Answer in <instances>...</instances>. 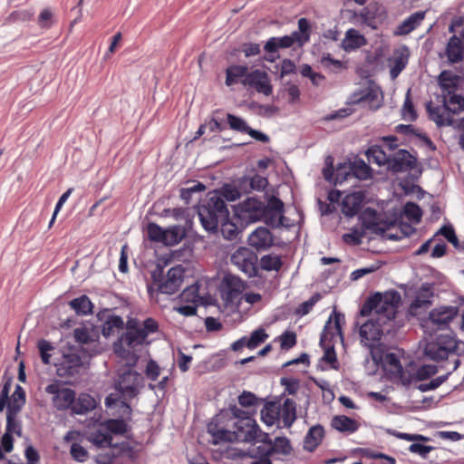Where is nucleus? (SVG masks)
<instances>
[{
    "mask_svg": "<svg viewBox=\"0 0 464 464\" xmlns=\"http://www.w3.org/2000/svg\"><path fill=\"white\" fill-rule=\"evenodd\" d=\"M280 347L282 350H289L296 343V334L294 332L285 331L279 337Z\"/></svg>",
    "mask_w": 464,
    "mask_h": 464,
    "instance_id": "774afa93",
    "label": "nucleus"
},
{
    "mask_svg": "<svg viewBox=\"0 0 464 464\" xmlns=\"http://www.w3.org/2000/svg\"><path fill=\"white\" fill-rule=\"evenodd\" d=\"M450 373H451V372H450L444 375L439 376L437 378H434L427 383H420L417 386V389L421 392H426L429 391L436 390L437 388H439L442 383H444L448 380Z\"/></svg>",
    "mask_w": 464,
    "mask_h": 464,
    "instance_id": "e2e57ef3",
    "label": "nucleus"
},
{
    "mask_svg": "<svg viewBox=\"0 0 464 464\" xmlns=\"http://www.w3.org/2000/svg\"><path fill=\"white\" fill-rule=\"evenodd\" d=\"M259 266L264 271L278 272L283 266V261L280 256L275 254L264 255L259 261Z\"/></svg>",
    "mask_w": 464,
    "mask_h": 464,
    "instance_id": "37998d69",
    "label": "nucleus"
},
{
    "mask_svg": "<svg viewBox=\"0 0 464 464\" xmlns=\"http://www.w3.org/2000/svg\"><path fill=\"white\" fill-rule=\"evenodd\" d=\"M347 104H362L370 110H377L381 106L379 92L373 88H364L353 92L347 100Z\"/></svg>",
    "mask_w": 464,
    "mask_h": 464,
    "instance_id": "dca6fc26",
    "label": "nucleus"
},
{
    "mask_svg": "<svg viewBox=\"0 0 464 464\" xmlns=\"http://www.w3.org/2000/svg\"><path fill=\"white\" fill-rule=\"evenodd\" d=\"M427 111L430 119L436 122L437 125H450L452 120L448 113L444 103L442 105H433L432 102L427 104Z\"/></svg>",
    "mask_w": 464,
    "mask_h": 464,
    "instance_id": "7c9ffc66",
    "label": "nucleus"
},
{
    "mask_svg": "<svg viewBox=\"0 0 464 464\" xmlns=\"http://www.w3.org/2000/svg\"><path fill=\"white\" fill-rule=\"evenodd\" d=\"M206 189V186L199 181H196L193 185L186 188H182L179 190L180 198L186 203L189 204L196 193H200Z\"/></svg>",
    "mask_w": 464,
    "mask_h": 464,
    "instance_id": "5fc2aeb1",
    "label": "nucleus"
},
{
    "mask_svg": "<svg viewBox=\"0 0 464 464\" xmlns=\"http://www.w3.org/2000/svg\"><path fill=\"white\" fill-rule=\"evenodd\" d=\"M443 103L448 113L457 114L464 108V98L458 94L450 95L449 98L444 99Z\"/></svg>",
    "mask_w": 464,
    "mask_h": 464,
    "instance_id": "3c124183",
    "label": "nucleus"
},
{
    "mask_svg": "<svg viewBox=\"0 0 464 464\" xmlns=\"http://www.w3.org/2000/svg\"><path fill=\"white\" fill-rule=\"evenodd\" d=\"M438 372V367L431 364H424L419 367L415 373L408 372L407 377L411 379V384L418 381H425L435 375Z\"/></svg>",
    "mask_w": 464,
    "mask_h": 464,
    "instance_id": "79ce46f5",
    "label": "nucleus"
},
{
    "mask_svg": "<svg viewBox=\"0 0 464 464\" xmlns=\"http://www.w3.org/2000/svg\"><path fill=\"white\" fill-rule=\"evenodd\" d=\"M144 386V378L138 372L127 368L119 372L114 382L115 392L110 393L104 401L107 408H118L122 418L130 419L132 410L129 401L139 395Z\"/></svg>",
    "mask_w": 464,
    "mask_h": 464,
    "instance_id": "f257e3e1",
    "label": "nucleus"
},
{
    "mask_svg": "<svg viewBox=\"0 0 464 464\" xmlns=\"http://www.w3.org/2000/svg\"><path fill=\"white\" fill-rule=\"evenodd\" d=\"M331 426L334 430L345 434L354 433L359 429V423L345 415L334 416L331 420Z\"/></svg>",
    "mask_w": 464,
    "mask_h": 464,
    "instance_id": "2f4dec72",
    "label": "nucleus"
},
{
    "mask_svg": "<svg viewBox=\"0 0 464 464\" xmlns=\"http://www.w3.org/2000/svg\"><path fill=\"white\" fill-rule=\"evenodd\" d=\"M284 204L277 198L273 197L267 204L265 203V215L262 221L272 227H279L283 225Z\"/></svg>",
    "mask_w": 464,
    "mask_h": 464,
    "instance_id": "f3484780",
    "label": "nucleus"
},
{
    "mask_svg": "<svg viewBox=\"0 0 464 464\" xmlns=\"http://www.w3.org/2000/svg\"><path fill=\"white\" fill-rule=\"evenodd\" d=\"M184 237V228L180 226H173L169 229H165L164 244L174 246L179 243Z\"/></svg>",
    "mask_w": 464,
    "mask_h": 464,
    "instance_id": "8fccbe9b",
    "label": "nucleus"
},
{
    "mask_svg": "<svg viewBox=\"0 0 464 464\" xmlns=\"http://www.w3.org/2000/svg\"><path fill=\"white\" fill-rule=\"evenodd\" d=\"M198 292H199L198 285L192 284L191 285L186 287L182 291V293L179 295V299L181 302L198 304L201 302V297H200Z\"/></svg>",
    "mask_w": 464,
    "mask_h": 464,
    "instance_id": "09e8293b",
    "label": "nucleus"
},
{
    "mask_svg": "<svg viewBox=\"0 0 464 464\" xmlns=\"http://www.w3.org/2000/svg\"><path fill=\"white\" fill-rule=\"evenodd\" d=\"M410 90L407 92L404 104L401 109V116L404 121H413L417 118V113L410 98Z\"/></svg>",
    "mask_w": 464,
    "mask_h": 464,
    "instance_id": "680f3d73",
    "label": "nucleus"
},
{
    "mask_svg": "<svg viewBox=\"0 0 464 464\" xmlns=\"http://www.w3.org/2000/svg\"><path fill=\"white\" fill-rule=\"evenodd\" d=\"M366 155L369 161L376 163L379 166L389 165L391 154H388L382 145L371 146Z\"/></svg>",
    "mask_w": 464,
    "mask_h": 464,
    "instance_id": "72a5a7b5",
    "label": "nucleus"
},
{
    "mask_svg": "<svg viewBox=\"0 0 464 464\" xmlns=\"http://www.w3.org/2000/svg\"><path fill=\"white\" fill-rule=\"evenodd\" d=\"M25 403V392L22 386L17 384L12 394L11 401L7 405V410L20 411Z\"/></svg>",
    "mask_w": 464,
    "mask_h": 464,
    "instance_id": "de8ad7c7",
    "label": "nucleus"
},
{
    "mask_svg": "<svg viewBox=\"0 0 464 464\" xmlns=\"http://www.w3.org/2000/svg\"><path fill=\"white\" fill-rule=\"evenodd\" d=\"M124 323L121 316L111 315L107 318L102 325V333L105 337H109L114 334L116 330L123 328Z\"/></svg>",
    "mask_w": 464,
    "mask_h": 464,
    "instance_id": "49530a36",
    "label": "nucleus"
},
{
    "mask_svg": "<svg viewBox=\"0 0 464 464\" xmlns=\"http://www.w3.org/2000/svg\"><path fill=\"white\" fill-rule=\"evenodd\" d=\"M433 296V293L430 290V286L422 285L418 292L415 299L412 301L411 304V310H417L420 308H427L432 303L431 298Z\"/></svg>",
    "mask_w": 464,
    "mask_h": 464,
    "instance_id": "4c0bfd02",
    "label": "nucleus"
},
{
    "mask_svg": "<svg viewBox=\"0 0 464 464\" xmlns=\"http://www.w3.org/2000/svg\"><path fill=\"white\" fill-rule=\"evenodd\" d=\"M213 193H218L220 195L224 201L225 199L227 201H235L240 198V192L238 189L230 184L224 185L221 188V191H214Z\"/></svg>",
    "mask_w": 464,
    "mask_h": 464,
    "instance_id": "69168bd1",
    "label": "nucleus"
},
{
    "mask_svg": "<svg viewBox=\"0 0 464 464\" xmlns=\"http://www.w3.org/2000/svg\"><path fill=\"white\" fill-rule=\"evenodd\" d=\"M364 237V231L362 229L353 228L349 233L343 235V240L349 245L357 246L362 243Z\"/></svg>",
    "mask_w": 464,
    "mask_h": 464,
    "instance_id": "338daca9",
    "label": "nucleus"
},
{
    "mask_svg": "<svg viewBox=\"0 0 464 464\" xmlns=\"http://www.w3.org/2000/svg\"><path fill=\"white\" fill-rule=\"evenodd\" d=\"M280 421L285 428H290L296 420V403L292 399H285L282 405L277 407Z\"/></svg>",
    "mask_w": 464,
    "mask_h": 464,
    "instance_id": "393cba45",
    "label": "nucleus"
},
{
    "mask_svg": "<svg viewBox=\"0 0 464 464\" xmlns=\"http://www.w3.org/2000/svg\"><path fill=\"white\" fill-rule=\"evenodd\" d=\"M396 130H397V132L402 133V134H405V135H414V136H417L421 140H423L426 144H428L430 147H431L433 150L435 149V147L433 146V143L430 140V139L426 134L418 132L415 130L413 125H411V124H408V125L399 124L398 126H396Z\"/></svg>",
    "mask_w": 464,
    "mask_h": 464,
    "instance_id": "4d7b16f0",
    "label": "nucleus"
},
{
    "mask_svg": "<svg viewBox=\"0 0 464 464\" xmlns=\"http://www.w3.org/2000/svg\"><path fill=\"white\" fill-rule=\"evenodd\" d=\"M426 12L417 11L405 18L396 28L395 34L406 35L415 30L424 20Z\"/></svg>",
    "mask_w": 464,
    "mask_h": 464,
    "instance_id": "a878e982",
    "label": "nucleus"
},
{
    "mask_svg": "<svg viewBox=\"0 0 464 464\" xmlns=\"http://www.w3.org/2000/svg\"><path fill=\"white\" fill-rule=\"evenodd\" d=\"M259 427L253 418L225 422V424L209 422L208 432L212 437L214 445L222 442H251L256 439Z\"/></svg>",
    "mask_w": 464,
    "mask_h": 464,
    "instance_id": "f03ea898",
    "label": "nucleus"
},
{
    "mask_svg": "<svg viewBox=\"0 0 464 464\" xmlns=\"http://www.w3.org/2000/svg\"><path fill=\"white\" fill-rule=\"evenodd\" d=\"M367 43L364 35L359 33L356 29L351 28L346 31L345 37L342 42V47L346 52L356 50Z\"/></svg>",
    "mask_w": 464,
    "mask_h": 464,
    "instance_id": "c85d7f7f",
    "label": "nucleus"
},
{
    "mask_svg": "<svg viewBox=\"0 0 464 464\" xmlns=\"http://www.w3.org/2000/svg\"><path fill=\"white\" fill-rule=\"evenodd\" d=\"M274 242L273 235L265 227H258L248 236V244L256 250H266Z\"/></svg>",
    "mask_w": 464,
    "mask_h": 464,
    "instance_id": "4be33fe9",
    "label": "nucleus"
},
{
    "mask_svg": "<svg viewBox=\"0 0 464 464\" xmlns=\"http://www.w3.org/2000/svg\"><path fill=\"white\" fill-rule=\"evenodd\" d=\"M220 231L225 239L235 240L238 237L240 230L236 224L229 220V218L219 224Z\"/></svg>",
    "mask_w": 464,
    "mask_h": 464,
    "instance_id": "6e6d98bb",
    "label": "nucleus"
},
{
    "mask_svg": "<svg viewBox=\"0 0 464 464\" xmlns=\"http://www.w3.org/2000/svg\"><path fill=\"white\" fill-rule=\"evenodd\" d=\"M235 215L241 226L262 221L265 215V202L255 198H247L236 207Z\"/></svg>",
    "mask_w": 464,
    "mask_h": 464,
    "instance_id": "0eeeda50",
    "label": "nucleus"
},
{
    "mask_svg": "<svg viewBox=\"0 0 464 464\" xmlns=\"http://www.w3.org/2000/svg\"><path fill=\"white\" fill-rule=\"evenodd\" d=\"M268 338V334L262 328L256 329L252 332L249 338H247L246 347L254 349L259 344L264 343Z\"/></svg>",
    "mask_w": 464,
    "mask_h": 464,
    "instance_id": "0e129e2a",
    "label": "nucleus"
},
{
    "mask_svg": "<svg viewBox=\"0 0 464 464\" xmlns=\"http://www.w3.org/2000/svg\"><path fill=\"white\" fill-rule=\"evenodd\" d=\"M185 270L181 266L171 267L166 276L158 284L161 294L173 295L180 287L184 280Z\"/></svg>",
    "mask_w": 464,
    "mask_h": 464,
    "instance_id": "2eb2a0df",
    "label": "nucleus"
},
{
    "mask_svg": "<svg viewBox=\"0 0 464 464\" xmlns=\"http://www.w3.org/2000/svg\"><path fill=\"white\" fill-rule=\"evenodd\" d=\"M243 418H252L249 414V412L239 409L236 405L229 408L227 411H220L218 414H217L210 422L222 423L225 424V422H232L239 420H243Z\"/></svg>",
    "mask_w": 464,
    "mask_h": 464,
    "instance_id": "bb28decb",
    "label": "nucleus"
},
{
    "mask_svg": "<svg viewBox=\"0 0 464 464\" xmlns=\"http://www.w3.org/2000/svg\"><path fill=\"white\" fill-rule=\"evenodd\" d=\"M324 436V430L322 425H314L311 427L304 439V449L307 451H314Z\"/></svg>",
    "mask_w": 464,
    "mask_h": 464,
    "instance_id": "c756f323",
    "label": "nucleus"
},
{
    "mask_svg": "<svg viewBox=\"0 0 464 464\" xmlns=\"http://www.w3.org/2000/svg\"><path fill=\"white\" fill-rule=\"evenodd\" d=\"M352 177L365 180L371 177V169L362 160H354L348 163Z\"/></svg>",
    "mask_w": 464,
    "mask_h": 464,
    "instance_id": "a19ab883",
    "label": "nucleus"
},
{
    "mask_svg": "<svg viewBox=\"0 0 464 464\" xmlns=\"http://www.w3.org/2000/svg\"><path fill=\"white\" fill-rule=\"evenodd\" d=\"M416 165V158L406 150H399L390 157L388 169L393 172L412 169Z\"/></svg>",
    "mask_w": 464,
    "mask_h": 464,
    "instance_id": "a211bd4d",
    "label": "nucleus"
},
{
    "mask_svg": "<svg viewBox=\"0 0 464 464\" xmlns=\"http://www.w3.org/2000/svg\"><path fill=\"white\" fill-rule=\"evenodd\" d=\"M446 56L450 63H458L464 58V30L452 35L446 46Z\"/></svg>",
    "mask_w": 464,
    "mask_h": 464,
    "instance_id": "412c9836",
    "label": "nucleus"
},
{
    "mask_svg": "<svg viewBox=\"0 0 464 464\" xmlns=\"http://www.w3.org/2000/svg\"><path fill=\"white\" fill-rule=\"evenodd\" d=\"M401 296L397 292L376 293L369 297L361 309L362 316L370 315L382 324L392 322L396 315Z\"/></svg>",
    "mask_w": 464,
    "mask_h": 464,
    "instance_id": "7ed1b4c3",
    "label": "nucleus"
},
{
    "mask_svg": "<svg viewBox=\"0 0 464 464\" xmlns=\"http://www.w3.org/2000/svg\"><path fill=\"white\" fill-rule=\"evenodd\" d=\"M198 214L202 227L208 232H215L229 218L227 204L218 193L208 194L206 202L198 207Z\"/></svg>",
    "mask_w": 464,
    "mask_h": 464,
    "instance_id": "20e7f679",
    "label": "nucleus"
},
{
    "mask_svg": "<svg viewBox=\"0 0 464 464\" xmlns=\"http://www.w3.org/2000/svg\"><path fill=\"white\" fill-rule=\"evenodd\" d=\"M88 440L97 448H111L112 446V437L104 428H102V424L98 430L89 435Z\"/></svg>",
    "mask_w": 464,
    "mask_h": 464,
    "instance_id": "e433bc0d",
    "label": "nucleus"
},
{
    "mask_svg": "<svg viewBox=\"0 0 464 464\" xmlns=\"http://www.w3.org/2000/svg\"><path fill=\"white\" fill-rule=\"evenodd\" d=\"M248 73V68L246 65L228 66L226 70V84L227 86H231L239 82H241L242 79H244Z\"/></svg>",
    "mask_w": 464,
    "mask_h": 464,
    "instance_id": "c9c22d12",
    "label": "nucleus"
},
{
    "mask_svg": "<svg viewBox=\"0 0 464 464\" xmlns=\"http://www.w3.org/2000/svg\"><path fill=\"white\" fill-rule=\"evenodd\" d=\"M241 83L246 87H252L257 92L268 96L272 93L273 88L268 74L261 70L256 69L250 72Z\"/></svg>",
    "mask_w": 464,
    "mask_h": 464,
    "instance_id": "4468645a",
    "label": "nucleus"
},
{
    "mask_svg": "<svg viewBox=\"0 0 464 464\" xmlns=\"http://www.w3.org/2000/svg\"><path fill=\"white\" fill-rule=\"evenodd\" d=\"M45 392L52 395L53 405L58 411L72 410L75 401L73 390L61 387L58 382H53L45 387Z\"/></svg>",
    "mask_w": 464,
    "mask_h": 464,
    "instance_id": "9d476101",
    "label": "nucleus"
},
{
    "mask_svg": "<svg viewBox=\"0 0 464 464\" xmlns=\"http://www.w3.org/2000/svg\"><path fill=\"white\" fill-rule=\"evenodd\" d=\"M459 314V308L453 305H442L433 308L428 317L421 322V327L425 334L433 335L438 331H444L450 328L451 322Z\"/></svg>",
    "mask_w": 464,
    "mask_h": 464,
    "instance_id": "423d86ee",
    "label": "nucleus"
},
{
    "mask_svg": "<svg viewBox=\"0 0 464 464\" xmlns=\"http://www.w3.org/2000/svg\"><path fill=\"white\" fill-rule=\"evenodd\" d=\"M404 216L411 221L415 224H418L421 220L422 211L419 205L408 202L405 204L403 208Z\"/></svg>",
    "mask_w": 464,
    "mask_h": 464,
    "instance_id": "13d9d810",
    "label": "nucleus"
},
{
    "mask_svg": "<svg viewBox=\"0 0 464 464\" xmlns=\"http://www.w3.org/2000/svg\"><path fill=\"white\" fill-rule=\"evenodd\" d=\"M19 411H6V428L5 431L16 434L18 437L22 435V426L20 420L16 419Z\"/></svg>",
    "mask_w": 464,
    "mask_h": 464,
    "instance_id": "603ef678",
    "label": "nucleus"
},
{
    "mask_svg": "<svg viewBox=\"0 0 464 464\" xmlns=\"http://www.w3.org/2000/svg\"><path fill=\"white\" fill-rule=\"evenodd\" d=\"M376 16L377 7L375 5H369L363 7L358 14H354V17L358 18L359 22L365 24L372 29H376Z\"/></svg>",
    "mask_w": 464,
    "mask_h": 464,
    "instance_id": "f704fd0d",
    "label": "nucleus"
},
{
    "mask_svg": "<svg viewBox=\"0 0 464 464\" xmlns=\"http://www.w3.org/2000/svg\"><path fill=\"white\" fill-rule=\"evenodd\" d=\"M69 304L78 315H88L93 313V304L85 295L72 299Z\"/></svg>",
    "mask_w": 464,
    "mask_h": 464,
    "instance_id": "58836bf2",
    "label": "nucleus"
},
{
    "mask_svg": "<svg viewBox=\"0 0 464 464\" xmlns=\"http://www.w3.org/2000/svg\"><path fill=\"white\" fill-rule=\"evenodd\" d=\"M321 65L329 72H337L343 68V63L332 58L330 53L324 54L320 60Z\"/></svg>",
    "mask_w": 464,
    "mask_h": 464,
    "instance_id": "052dcab7",
    "label": "nucleus"
},
{
    "mask_svg": "<svg viewBox=\"0 0 464 464\" xmlns=\"http://www.w3.org/2000/svg\"><path fill=\"white\" fill-rule=\"evenodd\" d=\"M147 339L145 332L140 329H136L134 331L126 332L121 338L120 342L121 343H125L127 346L130 348H134L137 345H140L145 343Z\"/></svg>",
    "mask_w": 464,
    "mask_h": 464,
    "instance_id": "ea45409f",
    "label": "nucleus"
},
{
    "mask_svg": "<svg viewBox=\"0 0 464 464\" xmlns=\"http://www.w3.org/2000/svg\"><path fill=\"white\" fill-rule=\"evenodd\" d=\"M272 455L278 453L282 455H288L292 451L290 440L286 437H276L272 445H270Z\"/></svg>",
    "mask_w": 464,
    "mask_h": 464,
    "instance_id": "864d4df0",
    "label": "nucleus"
},
{
    "mask_svg": "<svg viewBox=\"0 0 464 464\" xmlns=\"http://www.w3.org/2000/svg\"><path fill=\"white\" fill-rule=\"evenodd\" d=\"M361 220L362 227L365 229L389 239L398 240L400 238L398 236L388 233L389 227L392 224L382 223L380 216L374 209L367 208L361 216Z\"/></svg>",
    "mask_w": 464,
    "mask_h": 464,
    "instance_id": "9b49d317",
    "label": "nucleus"
},
{
    "mask_svg": "<svg viewBox=\"0 0 464 464\" xmlns=\"http://www.w3.org/2000/svg\"><path fill=\"white\" fill-rule=\"evenodd\" d=\"M364 201V195L362 191H354L343 197L340 206L342 213L346 218H353L360 211Z\"/></svg>",
    "mask_w": 464,
    "mask_h": 464,
    "instance_id": "aec40b11",
    "label": "nucleus"
},
{
    "mask_svg": "<svg viewBox=\"0 0 464 464\" xmlns=\"http://www.w3.org/2000/svg\"><path fill=\"white\" fill-rule=\"evenodd\" d=\"M231 263L249 277L256 274L257 256L247 247H239L231 256Z\"/></svg>",
    "mask_w": 464,
    "mask_h": 464,
    "instance_id": "f8f14e48",
    "label": "nucleus"
},
{
    "mask_svg": "<svg viewBox=\"0 0 464 464\" xmlns=\"http://www.w3.org/2000/svg\"><path fill=\"white\" fill-rule=\"evenodd\" d=\"M383 363L385 369L392 375L393 378L400 380L403 386L411 385V379L406 378L408 372L403 370L400 357L394 353H388L384 355Z\"/></svg>",
    "mask_w": 464,
    "mask_h": 464,
    "instance_id": "6ab92c4d",
    "label": "nucleus"
},
{
    "mask_svg": "<svg viewBox=\"0 0 464 464\" xmlns=\"http://www.w3.org/2000/svg\"><path fill=\"white\" fill-rule=\"evenodd\" d=\"M384 324L371 316L368 321L359 327L361 343L370 349L378 346L384 332Z\"/></svg>",
    "mask_w": 464,
    "mask_h": 464,
    "instance_id": "1a4fd4ad",
    "label": "nucleus"
},
{
    "mask_svg": "<svg viewBox=\"0 0 464 464\" xmlns=\"http://www.w3.org/2000/svg\"><path fill=\"white\" fill-rule=\"evenodd\" d=\"M245 283L233 275L224 276L220 285V295L227 305L241 303Z\"/></svg>",
    "mask_w": 464,
    "mask_h": 464,
    "instance_id": "6e6552de",
    "label": "nucleus"
},
{
    "mask_svg": "<svg viewBox=\"0 0 464 464\" xmlns=\"http://www.w3.org/2000/svg\"><path fill=\"white\" fill-rule=\"evenodd\" d=\"M279 413L277 406L275 403L267 404L261 411V420L266 425L271 427L280 422L278 417Z\"/></svg>",
    "mask_w": 464,
    "mask_h": 464,
    "instance_id": "a18cd8bd",
    "label": "nucleus"
},
{
    "mask_svg": "<svg viewBox=\"0 0 464 464\" xmlns=\"http://www.w3.org/2000/svg\"><path fill=\"white\" fill-rule=\"evenodd\" d=\"M82 366V359L76 351L64 353L55 363L56 373L60 377L74 376L80 372Z\"/></svg>",
    "mask_w": 464,
    "mask_h": 464,
    "instance_id": "ddd939ff",
    "label": "nucleus"
},
{
    "mask_svg": "<svg viewBox=\"0 0 464 464\" xmlns=\"http://www.w3.org/2000/svg\"><path fill=\"white\" fill-rule=\"evenodd\" d=\"M227 121L229 128L237 132L246 133L249 129L248 124L243 118L231 113L227 114Z\"/></svg>",
    "mask_w": 464,
    "mask_h": 464,
    "instance_id": "bf43d9fd",
    "label": "nucleus"
},
{
    "mask_svg": "<svg viewBox=\"0 0 464 464\" xmlns=\"http://www.w3.org/2000/svg\"><path fill=\"white\" fill-rule=\"evenodd\" d=\"M96 408L95 399L88 393H80L72 404V412L77 415H83Z\"/></svg>",
    "mask_w": 464,
    "mask_h": 464,
    "instance_id": "cd10ccee",
    "label": "nucleus"
},
{
    "mask_svg": "<svg viewBox=\"0 0 464 464\" xmlns=\"http://www.w3.org/2000/svg\"><path fill=\"white\" fill-rule=\"evenodd\" d=\"M409 56L410 52L406 46H402L401 48L395 50L393 56L390 60V75L392 79H396L403 71L408 63Z\"/></svg>",
    "mask_w": 464,
    "mask_h": 464,
    "instance_id": "b1692460",
    "label": "nucleus"
},
{
    "mask_svg": "<svg viewBox=\"0 0 464 464\" xmlns=\"http://www.w3.org/2000/svg\"><path fill=\"white\" fill-rule=\"evenodd\" d=\"M459 343V341L452 332L440 334L427 342L424 353L431 361H443L457 353Z\"/></svg>",
    "mask_w": 464,
    "mask_h": 464,
    "instance_id": "39448f33",
    "label": "nucleus"
},
{
    "mask_svg": "<svg viewBox=\"0 0 464 464\" xmlns=\"http://www.w3.org/2000/svg\"><path fill=\"white\" fill-rule=\"evenodd\" d=\"M310 24L306 18H300L298 20V30L292 32L290 38L293 40V44H297L299 46H303L310 39L309 33Z\"/></svg>",
    "mask_w": 464,
    "mask_h": 464,
    "instance_id": "473e14b6",
    "label": "nucleus"
},
{
    "mask_svg": "<svg viewBox=\"0 0 464 464\" xmlns=\"http://www.w3.org/2000/svg\"><path fill=\"white\" fill-rule=\"evenodd\" d=\"M102 428L111 435H122L128 431V425L124 420L110 419L102 423Z\"/></svg>",
    "mask_w": 464,
    "mask_h": 464,
    "instance_id": "c03bdc74",
    "label": "nucleus"
},
{
    "mask_svg": "<svg viewBox=\"0 0 464 464\" xmlns=\"http://www.w3.org/2000/svg\"><path fill=\"white\" fill-rule=\"evenodd\" d=\"M327 167L324 169V177L326 180L334 181L335 184L343 183L347 180L351 175V170L348 169V163L339 164L335 171L332 165V158L328 157L326 160Z\"/></svg>",
    "mask_w": 464,
    "mask_h": 464,
    "instance_id": "5701e85b",
    "label": "nucleus"
}]
</instances>
